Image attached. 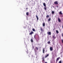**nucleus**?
<instances>
[{"mask_svg":"<svg viewBox=\"0 0 63 63\" xmlns=\"http://www.w3.org/2000/svg\"><path fill=\"white\" fill-rule=\"evenodd\" d=\"M35 37H36V34L34 35V38L35 39H36L37 42H38V40H39V38H36Z\"/></svg>","mask_w":63,"mask_h":63,"instance_id":"1","label":"nucleus"},{"mask_svg":"<svg viewBox=\"0 0 63 63\" xmlns=\"http://www.w3.org/2000/svg\"><path fill=\"white\" fill-rule=\"evenodd\" d=\"M40 30L41 31V32H43L44 31V30L42 28V27H40Z\"/></svg>","mask_w":63,"mask_h":63,"instance_id":"2","label":"nucleus"},{"mask_svg":"<svg viewBox=\"0 0 63 63\" xmlns=\"http://www.w3.org/2000/svg\"><path fill=\"white\" fill-rule=\"evenodd\" d=\"M47 34H48V35H49L50 36V35H51V32H47Z\"/></svg>","mask_w":63,"mask_h":63,"instance_id":"3","label":"nucleus"},{"mask_svg":"<svg viewBox=\"0 0 63 63\" xmlns=\"http://www.w3.org/2000/svg\"><path fill=\"white\" fill-rule=\"evenodd\" d=\"M60 58V57H59L58 58H57L56 60V62L57 63V61H58L59 59Z\"/></svg>","mask_w":63,"mask_h":63,"instance_id":"4","label":"nucleus"},{"mask_svg":"<svg viewBox=\"0 0 63 63\" xmlns=\"http://www.w3.org/2000/svg\"><path fill=\"white\" fill-rule=\"evenodd\" d=\"M54 4L56 5H58V2H57V1H56L54 2Z\"/></svg>","mask_w":63,"mask_h":63,"instance_id":"5","label":"nucleus"},{"mask_svg":"<svg viewBox=\"0 0 63 63\" xmlns=\"http://www.w3.org/2000/svg\"><path fill=\"white\" fill-rule=\"evenodd\" d=\"M58 20L59 22H61V20L59 18H58Z\"/></svg>","mask_w":63,"mask_h":63,"instance_id":"6","label":"nucleus"},{"mask_svg":"<svg viewBox=\"0 0 63 63\" xmlns=\"http://www.w3.org/2000/svg\"><path fill=\"white\" fill-rule=\"evenodd\" d=\"M53 39L56 38V37L55 36V35H53Z\"/></svg>","mask_w":63,"mask_h":63,"instance_id":"7","label":"nucleus"},{"mask_svg":"<svg viewBox=\"0 0 63 63\" xmlns=\"http://www.w3.org/2000/svg\"><path fill=\"white\" fill-rule=\"evenodd\" d=\"M42 62H44V57H43L42 58Z\"/></svg>","mask_w":63,"mask_h":63,"instance_id":"8","label":"nucleus"},{"mask_svg":"<svg viewBox=\"0 0 63 63\" xmlns=\"http://www.w3.org/2000/svg\"><path fill=\"white\" fill-rule=\"evenodd\" d=\"M59 14L60 15H63V14L62 13V11H60L59 12Z\"/></svg>","mask_w":63,"mask_h":63,"instance_id":"9","label":"nucleus"},{"mask_svg":"<svg viewBox=\"0 0 63 63\" xmlns=\"http://www.w3.org/2000/svg\"><path fill=\"white\" fill-rule=\"evenodd\" d=\"M33 32H31V33H29L30 35H32V34L33 33Z\"/></svg>","mask_w":63,"mask_h":63,"instance_id":"10","label":"nucleus"},{"mask_svg":"<svg viewBox=\"0 0 63 63\" xmlns=\"http://www.w3.org/2000/svg\"><path fill=\"white\" fill-rule=\"evenodd\" d=\"M50 51H52L53 50V49H52V47H51L50 48Z\"/></svg>","mask_w":63,"mask_h":63,"instance_id":"11","label":"nucleus"},{"mask_svg":"<svg viewBox=\"0 0 63 63\" xmlns=\"http://www.w3.org/2000/svg\"><path fill=\"white\" fill-rule=\"evenodd\" d=\"M45 48H43V53H45Z\"/></svg>","mask_w":63,"mask_h":63,"instance_id":"12","label":"nucleus"},{"mask_svg":"<svg viewBox=\"0 0 63 63\" xmlns=\"http://www.w3.org/2000/svg\"><path fill=\"white\" fill-rule=\"evenodd\" d=\"M43 4L44 7H46V4L45 3H44Z\"/></svg>","mask_w":63,"mask_h":63,"instance_id":"13","label":"nucleus"},{"mask_svg":"<svg viewBox=\"0 0 63 63\" xmlns=\"http://www.w3.org/2000/svg\"><path fill=\"white\" fill-rule=\"evenodd\" d=\"M36 17L37 18V20H38V19H39V18H38V16H37V15H36Z\"/></svg>","mask_w":63,"mask_h":63,"instance_id":"14","label":"nucleus"},{"mask_svg":"<svg viewBox=\"0 0 63 63\" xmlns=\"http://www.w3.org/2000/svg\"><path fill=\"white\" fill-rule=\"evenodd\" d=\"M43 26H45V23H43Z\"/></svg>","mask_w":63,"mask_h":63,"instance_id":"15","label":"nucleus"},{"mask_svg":"<svg viewBox=\"0 0 63 63\" xmlns=\"http://www.w3.org/2000/svg\"><path fill=\"white\" fill-rule=\"evenodd\" d=\"M56 32L57 34H58V33H59V32H58V31L56 30Z\"/></svg>","mask_w":63,"mask_h":63,"instance_id":"16","label":"nucleus"},{"mask_svg":"<svg viewBox=\"0 0 63 63\" xmlns=\"http://www.w3.org/2000/svg\"><path fill=\"white\" fill-rule=\"evenodd\" d=\"M50 19H51L50 18H49V19H48V21H50Z\"/></svg>","mask_w":63,"mask_h":63,"instance_id":"17","label":"nucleus"},{"mask_svg":"<svg viewBox=\"0 0 63 63\" xmlns=\"http://www.w3.org/2000/svg\"><path fill=\"white\" fill-rule=\"evenodd\" d=\"M49 55V54H48L45 57V58H46V57H47V56H48Z\"/></svg>","mask_w":63,"mask_h":63,"instance_id":"18","label":"nucleus"},{"mask_svg":"<svg viewBox=\"0 0 63 63\" xmlns=\"http://www.w3.org/2000/svg\"><path fill=\"white\" fill-rule=\"evenodd\" d=\"M26 14L27 16H28L29 15V14L28 12H27L26 13Z\"/></svg>","mask_w":63,"mask_h":63,"instance_id":"19","label":"nucleus"},{"mask_svg":"<svg viewBox=\"0 0 63 63\" xmlns=\"http://www.w3.org/2000/svg\"><path fill=\"white\" fill-rule=\"evenodd\" d=\"M31 41L32 43H33V40L32 39H31Z\"/></svg>","mask_w":63,"mask_h":63,"instance_id":"20","label":"nucleus"},{"mask_svg":"<svg viewBox=\"0 0 63 63\" xmlns=\"http://www.w3.org/2000/svg\"><path fill=\"white\" fill-rule=\"evenodd\" d=\"M32 31H34V32H35V30L34 29H32Z\"/></svg>","mask_w":63,"mask_h":63,"instance_id":"21","label":"nucleus"},{"mask_svg":"<svg viewBox=\"0 0 63 63\" xmlns=\"http://www.w3.org/2000/svg\"><path fill=\"white\" fill-rule=\"evenodd\" d=\"M54 11H52V14H54Z\"/></svg>","mask_w":63,"mask_h":63,"instance_id":"22","label":"nucleus"},{"mask_svg":"<svg viewBox=\"0 0 63 63\" xmlns=\"http://www.w3.org/2000/svg\"><path fill=\"white\" fill-rule=\"evenodd\" d=\"M49 16L47 15L46 16V17L47 18H48V17H49Z\"/></svg>","mask_w":63,"mask_h":63,"instance_id":"23","label":"nucleus"},{"mask_svg":"<svg viewBox=\"0 0 63 63\" xmlns=\"http://www.w3.org/2000/svg\"><path fill=\"white\" fill-rule=\"evenodd\" d=\"M50 43V41H48L47 42V43L48 44H49Z\"/></svg>","mask_w":63,"mask_h":63,"instance_id":"24","label":"nucleus"},{"mask_svg":"<svg viewBox=\"0 0 63 63\" xmlns=\"http://www.w3.org/2000/svg\"><path fill=\"white\" fill-rule=\"evenodd\" d=\"M59 63H62V62L61 61H61H59Z\"/></svg>","mask_w":63,"mask_h":63,"instance_id":"25","label":"nucleus"},{"mask_svg":"<svg viewBox=\"0 0 63 63\" xmlns=\"http://www.w3.org/2000/svg\"><path fill=\"white\" fill-rule=\"evenodd\" d=\"M35 48H36V49H37V50H38V47H35Z\"/></svg>","mask_w":63,"mask_h":63,"instance_id":"26","label":"nucleus"},{"mask_svg":"<svg viewBox=\"0 0 63 63\" xmlns=\"http://www.w3.org/2000/svg\"><path fill=\"white\" fill-rule=\"evenodd\" d=\"M44 9L45 10H46V7H44Z\"/></svg>","mask_w":63,"mask_h":63,"instance_id":"27","label":"nucleus"},{"mask_svg":"<svg viewBox=\"0 0 63 63\" xmlns=\"http://www.w3.org/2000/svg\"><path fill=\"white\" fill-rule=\"evenodd\" d=\"M27 53H28V51H27Z\"/></svg>","mask_w":63,"mask_h":63,"instance_id":"28","label":"nucleus"},{"mask_svg":"<svg viewBox=\"0 0 63 63\" xmlns=\"http://www.w3.org/2000/svg\"><path fill=\"white\" fill-rule=\"evenodd\" d=\"M45 63H47V62H45Z\"/></svg>","mask_w":63,"mask_h":63,"instance_id":"29","label":"nucleus"},{"mask_svg":"<svg viewBox=\"0 0 63 63\" xmlns=\"http://www.w3.org/2000/svg\"><path fill=\"white\" fill-rule=\"evenodd\" d=\"M62 36L63 37V34H62Z\"/></svg>","mask_w":63,"mask_h":63,"instance_id":"30","label":"nucleus"},{"mask_svg":"<svg viewBox=\"0 0 63 63\" xmlns=\"http://www.w3.org/2000/svg\"><path fill=\"white\" fill-rule=\"evenodd\" d=\"M35 52H36V50H35Z\"/></svg>","mask_w":63,"mask_h":63,"instance_id":"31","label":"nucleus"},{"mask_svg":"<svg viewBox=\"0 0 63 63\" xmlns=\"http://www.w3.org/2000/svg\"><path fill=\"white\" fill-rule=\"evenodd\" d=\"M57 7H58V6H57Z\"/></svg>","mask_w":63,"mask_h":63,"instance_id":"32","label":"nucleus"}]
</instances>
